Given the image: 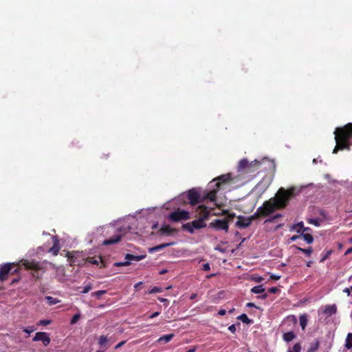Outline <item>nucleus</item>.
Returning <instances> with one entry per match:
<instances>
[{"label":"nucleus","instance_id":"nucleus-1","mask_svg":"<svg viewBox=\"0 0 352 352\" xmlns=\"http://www.w3.org/2000/svg\"><path fill=\"white\" fill-rule=\"evenodd\" d=\"M30 271L31 276L39 279L45 273L43 265L35 260L22 259L18 262H8L0 265L1 284H16L22 278V269Z\"/></svg>","mask_w":352,"mask_h":352},{"label":"nucleus","instance_id":"nucleus-2","mask_svg":"<svg viewBox=\"0 0 352 352\" xmlns=\"http://www.w3.org/2000/svg\"><path fill=\"white\" fill-rule=\"evenodd\" d=\"M296 188H289L287 190L280 188L274 197L264 201L263 205L258 207L256 211L251 217V219L264 218L273 214L276 210L286 208L289 200L295 196Z\"/></svg>","mask_w":352,"mask_h":352},{"label":"nucleus","instance_id":"nucleus-3","mask_svg":"<svg viewBox=\"0 0 352 352\" xmlns=\"http://www.w3.org/2000/svg\"><path fill=\"white\" fill-rule=\"evenodd\" d=\"M334 134L336 146L333 153H337L340 150H350L349 140L352 139V123H348L342 127L337 128Z\"/></svg>","mask_w":352,"mask_h":352},{"label":"nucleus","instance_id":"nucleus-4","mask_svg":"<svg viewBox=\"0 0 352 352\" xmlns=\"http://www.w3.org/2000/svg\"><path fill=\"white\" fill-rule=\"evenodd\" d=\"M197 210L200 217L192 222L182 225V229L188 230L190 234L194 233L195 229H201L206 226V223L204 222V220L209 217L211 212V210L204 205L199 206Z\"/></svg>","mask_w":352,"mask_h":352},{"label":"nucleus","instance_id":"nucleus-5","mask_svg":"<svg viewBox=\"0 0 352 352\" xmlns=\"http://www.w3.org/2000/svg\"><path fill=\"white\" fill-rule=\"evenodd\" d=\"M231 180L232 177L230 173L221 175L213 179L208 184L209 188H213L212 190H209L204 198L209 199L211 201H214L216 200L217 194L220 190L221 186L228 184Z\"/></svg>","mask_w":352,"mask_h":352},{"label":"nucleus","instance_id":"nucleus-6","mask_svg":"<svg viewBox=\"0 0 352 352\" xmlns=\"http://www.w3.org/2000/svg\"><path fill=\"white\" fill-rule=\"evenodd\" d=\"M261 165L260 162L254 160L249 162L248 160L243 159L239 162L238 171L241 173H250L257 170Z\"/></svg>","mask_w":352,"mask_h":352},{"label":"nucleus","instance_id":"nucleus-7","mask_svg":"<svg viewBox=\"0 0 352 352\" xmlns=\"http://www.w3.org/2000/svg\"><path fill=\"white\" fill-rule=\"evenodd\" d=\"M190 218L189 212L177 209L168 215V219L173 222H178L182 220H188Z\"/></svg>","mask_w":352,"mask_h":352},{"label":"nucleus","instance_id":"nucleus-8","mask_svg":"<svg viewBox=\"0 0 352 352\" xmlns=\"http://www.w3.org/2000/svg\"><path fill=\"white\" fill-rule=\"evenodd\" d=\"M228 293L225 290H221L216 292L214 289H211L208 292V298L213 303H219L222 300L227 299Z\"/></svg>","mask_w":352,"mask_h":352},{"label":"nucleus","instance_id":"nucleus-9","mask_svg":"<svg viewBox=\"0 0 352 352\" xmlns=\"http://www.w3.org/2000/svg\"><path fill=\"white\" fill-rule=\"evenodd\" d=\"M209 227L217 230H224L228 232L229 229V221L227 219H215L209 224Z\"/></svg>","mask_w":352,"mask_h":352},{"label":"nucleus","instance_id":"nucleus-10","mask_svg":"<svg viewBox=\"0 0 352 352\" xmlns=\"http://www.w3.org/2000/svg\"><path fill=\"white\" fill-rule=\"evenodd\" d=\"M32 340L34 342L41 341L45 346H48L51 341L49 334L45 332H37Z\"/></svg>","mask_w":352,"mask_h":352},{"label":"nucleus","instance_id":"nucleus-11","mask_svg":"<svg viewBox=\"0 0 352 352\" xmlns=\"http://www.w3.org/2000/svg\"><path fill=\"white\" fill-rule=\"evenodd\" d=\"M187 197L189 200L190 204L192 206H195L200 201V195L194 188L190 189L188 191Z\"/></svg>","mask_w":352,"mask_h":352},{"label":"nucleus","instance_id":"nucleus-12","mask_svg":"<svg viewBox=\"0 0 352 352\" xmlns=\"http://www.w3.org/2000/svg\"><path fill=\"white\" fill-rule=\"evenodd\" d=\"M145 257H146L145 254L141 255V256H135L133 254H126L125 256V259H126L127 261H126L124 263H120L118 265H128L130 264V261H139L144 258Z\"/></svg>","mask_w":352,"mask_h":352},{"label":"nucleus","instance_id":"nucleus-13","mask_svg":"<svg viewBox=\"0 0 352 352\" xmlns=\"http://www.w3.org/2000/svg\"><path fill=\"white\" fill-rule=\"evenodd\" d=\"M79 256H80V253L78 252H67V254L68 260L71 263V265H80V261L77 260V258Z\"/></svg>","mask_w":352,"mask_h":352},{"label":"nucleus","instance_id":"nucleus-14","mask_svg":"<svg viewBox=\"0 0 352 352\" xmlns=\"http://www.w3.org/2000/svg\"><path fill=\"white\" fill-rule=\"evenodd\" d=\"M159 232L162 234L172 235L177 232V230L170 227L169 225H164L161 227V228L159 230Z\"/></svg>","mask_w":352,"mask_h":352},{"label":"nucleus","instance_id":"nucleus-15","mask_svg":"<svg viewBox=\"0 0 352 352\" xmlns=\"http://www.w3.org/2000/svg\"><path fill=\"white\" fill-rule=\"evenodd\" d=\"M121 238H122V235L120 234H117L116 235H115L112 237H110L108 239L104 240L102 242V245H109L116 243L121 240Z\"/></svg>","mask_w":352,"mask_h":352},{"label":"nucleus","instance_id":"nucleus-16","mask_svg":"<svg viewBox=\"0 0 352 352\" xmlns=\"http://www.w3.org/2000/svg\"><path fill=\"white\" fill-rule=\"evenodd\" d=\"M337 311V307L335 304L329 305L325 306V308L323 311V313L325 314L327 316H331L335 314Z\"/></svg>","mask_w":352,"mask_h":352},{"label":"nucleus","instance_id":"nucleus-17","mask_svg":"<svg viewBox=\"0 0 352 352\" xmlns=\"http://www.w3.org/2000/svg\"><path fill=\"white\" fill-rule=\"evenodd\" d=\"M175 244V242L162 243V244H160L158 245H156L155 247H153V248H150L149 249V252L150 253L160 251V250H162V249H164L165 248L173 245Z\"/></svg>","mask_w":352,"mask_h":352},{"label":"nucleus","instance_id":"nucleus-18","mask_svg":"<svg viewBox=\"0 0 352 352\" xmlns=\"http://www.w3.org/2000/svg\"><path fill=\"white\" fill-rule=\"evenodd\" d=\"M239 220L236 223V226L239 228H247L250 225V220H244L242 217L239 216L238 217Z\"/></svg>","mask_w":352,"mask_h":352},{"label":"nucleus","instance_id":"nucleus-19","mask_svg":"<svg viewBox=\"0 0 352 352\" xmlns=\"http://www.w3.org/2000/svg\"><path fill=\"white\" fill-rule=\"evenodd\" d=\"M296 337V334L292 331L284 333L283 335V338L286 342L292 341Z\"/></svg>","mask_w":352,"mask_h":352},{"label":"nucleus","instance_id":"nucleus-20","mask_svg":"<svg viewBox=\"0 0 352 352\" xmlns=\"http://www.w3.org/2000/svg\"><path fill=\"white\" fill-rule=\"evenodd\" d=\"M174 336L175 335L173 333L164 335L157 340V342L160 344L167 343L170 342L173 338Z\"/></svg>","mask_w":352,"mask_h":352},{"label":"nucleus","instance_id":"nucleus-21","mask_svg":"<svg viewBox=\"0 0 352 352\" xmlns=\"http://www.w3.org/2000/svg\"><path fill=\"white\" fill-rule=\"evenodd\" d=\"M237 319L241 320L243 323H245L247 324H250L253 323V320L249 319L245 314H241L239 316L237 317Z\"/></svg>","mask_w":352,"mask_h":352},{"label":"nucleus","instance_id":"nucleus-22","mask_svg":"<svg viewBox=\"0 0 352 352\" xmlns=\"http://www.w3.org/2000/svg\"><path fill=\"white\" fill-rule=\"evenodd\" d=\"M307 316L306 314L300 315V325L302 330H304L307 324Z\"/></svg>","mask_w":352,"mask_h":352},{"label":"nucleus","instance_id":"nucleus-23","mask_svg":"<svg viewBox=\"0 0 352 352\" xmlns=\"http://www.w3.org/2000/svg\"><path fill=\"white\" fill-rule=\"evenodd\" d=\"M320 346V342L318 340H316L314 342L311 343V346L309 348L307 352H315L318 349Z\"/></svg>","mask_w":352,"mask_h":352},{"label":"nucleus","instance_id":"nucleus-24","mask_svg":"<svg viewBox=\"0 0 352 352\" xmlns=\"http://www.w3.org/2000/svg\"><path fill=\"white\" fill-rule=\"evenodd\" d=\"M344 346L347 349L352 348V333L347 334Z\"/></svg>","mask_w":352,"mask_h":352},{"label":"nucleus","instance_id":"nucleus-25","mask_svg":"<svg viewBox=\"0 0 352 352\" xmlns=\"http://www.w3.org/2000/svg\"><path fill=\"white\" fill-rule=\"evenodd\" d=\"M45 299L47 301L49 305H54L60 302V300L50 296H45Z\"/></svg>","mask_w":352,"mask_h":352},{"label":"nucleus","instance_id":"nucleus-26","mask_svg":"<svg viewBox=\"0 0 352 352\" xmlns=\"http://www.w3.org/2000/svg\"><path fill=\"white\" fill-rule=\"evenodd\" d=\"M86 261L93 265H98L99 262L101 261V257H87Z\"/></svg>","mask_w":352,"mask_h":352},{"label":"nucleus","instance_id":"nucleus-27","mask_svg":"<svg viewBox=\"0 0 352 352\" xmlns=\"http://www.w3.org/2000/svg\"><path fill=\"white\" fill-rule=\"evenodd\" d=\"M302 236L304 239V240L307 243H309V244L313 242V241H314L313 236L311 234H309V233L304 234V233H302Z\"/></svg>","mask_w":352,"mask_h":352},{"label":"nucleus","instance_id":"nucleus-28","mask_svg":"<svg viewBox=\"0 0 352 352\" xmlns=\"http://www.w3.org/2000/svg\"><path fill=\"white\" fill-rule=\"evenodd\" d=\"M301 344L300 342L296 343L292 349H289L287 352H300Z\"/></svg>","mask_w":352,"mask_h":352},{"label":"nucleus","instance_id":"nucleus-29","mask_svg":"<svg viewBox=\"0 0 352 352\" xmlns=\"http://www.w3.org/2000/svg\"><path fill=\"white\" fill-rule=\"evenodd\" d=\"M296 248L298 250H299L300 252H301L302 253H304L305 254H306L307 256H310V254L313 252V250L311 248H302L297 247Z\"/></svg>","mask_w":352,"mask_h":352},{"label":"nucleus","instance_id":"nucleus-30","mask_svg":"<svg viewBox=\"0 0 352 352\" xmlns=\"http://www.w3.org/2000/svg\"><path fill=\"white\" fill-rule=\"evenodd\" d=\"M304 227V223L302 221H300L296 224H295L293 227L294 230H295L297 232H302Z\"/></svg>","mask_w":352,"mask_h":352},{"label":"nucleus","instance_id":"nucleus-31","mask_svg":"<svg viewBox=\"0 0 352 352\" xmlns=\"http://www.w3.org/2000/svg\"><path fill=\"white\" fill-rule=\"evenodd\" d=\"M106 293H107L106 290H100V291H97L96 292H93L91 294V296L96 297L98 299H100L102 297V296Z\"/></svg>","mask_w":352,"mask_h":352},{"label":"nucleus","instance_id":"nucleus-32","mask_svg":"<svg viewBox=\"0 0 352 352\" xmlns=\"http://www.w3.org/2000/svg\"><path fill=\"white\" fill-rule=\"evenodd\" d=\"M282 217V214H276L275 215H274L273 217L267 219L265 220V223H273V222H275V221L278 219V218H280Z\"/></svg>","mask_w":352,"mask_h":352},{"label":"nucleus","instance_id":"nucleus-33","mask_svg":"<svg viewBox=\"0 0 352 352\" xmlns=\"http://www.w3.org/2000/svg\"><path fill=\"white\" fill-rule=\"evenodd\" d=\"M50 252H53V254L54 255H57L58 254V252H59V246H58V242L57 243H54V244L53 245L52 248H50Z\"/></svg>","mask_w":352,"mask_h":352},{"label":"nucleus","instance_id":"nucleus-34","mask_svg":"<svg viewBox=\"0 0 352 352\" xmlns=\"http://www.w3.org/2000/svg\"><path fill=\"white\" fill-rule=\"evenodd\" d=\"M265 290V287H252L251 292L254 294H262Z\"/></svg>","mask_w":352,"mask_h":352},{"label":"nucleus","instance_id":"nucleus-35","mask_svg":"<svg viewBox=\"0 0 352 352\" xmlns=\"http://www.w3.org/2000/svg\"><path fill=\"white\" fill-rule=\"evenodd\" d=\"M80 314H75L71 319V321H70V324H76L78 320L80 319Z\"/></svg>","mask_w":352,"mask_h":352},{"label":"nucleus","instance_id":"nucleus-36","mask_svg":"<svg viewBox=\"0 0 352 352\" xmlns=\"http://www.w3.org/2000/svg\"><path fill=\"white\" fill-rule=\"evenodd\" d=\"M107 342V336H101L100 338H99V340H98V344L101 346L105 344Z\"/></svg>","mask_w":352,"mask_h":352},{"label":"nucleus","instance_id":"nucleus-37","mask_svg":"<svg viewBox=\"0 0 352 352\" xmlns=\"http://www.w3.org/2000/svg\"><path fill=\"white\" fill-rule=\"evenodd\" d=\"M308 222L311 224L316 226H320V220L318 219H308Z\"/></svg>","mask_w":352,"mask_h":352},{"label":"nucleus","instance_id":"nucleus-38","mask_svg":"<svg viewBox=\"0 0 352 352\" xmlns=\"http://www.w3.org/2000/svg\"><path fill=\"white\" fill-rule=\"evenodd\" d=\"M223 214L228 215L229 219L228 220L229 221H231L235 217V213H230L228 210H223Z\"/></svg>","mask_w":352,"mask_h":352},{"label":"nucleus","instance_id":"nucleus-39","mask_svg":"<svg viewBox=\"0 0 352 352\" xmlns=\"http://www.w3.org/2000/svg\"><path fill=\"white\" fill-rule=\"evenodd\" d=\"M52 323L51 320H41L39 321L38 324L46 326Z\"/></svg>","mask_w":352,"mask_h":352},{"label":"nucleus","instance_id":"nucleus-40","mask_svg":"<svg viewBox=\"0 0 352 352\" xmlns=\"http://www.w3.org/2000/svg\"><path fill=\"white\" fill-rule=\"evenodd\" d=\"M268 292L271 294H277L280 292L279 287H269Z\"/></svg>","mask_w":352,"mask_h":352},{"label":"nucleus","instance_id":"nucleus-41","mask_svg":"<svg viewBox=\"0 0 352 352\" xmlns=\"http://www.w3.org/2000/svg\"><path fill=\"white\" fill-rule=\"evenodd\" d=\"M286 319L287 320H290V321L293 322L294 324L297 323V319H296V316L294 315L287 316Z\"/></svg>","mask_w":352,"mask_h":352},{"label":"nucleus","instance_id":"nucleus-42","mask_svg":"<svg viewBox=\"0 0 352 352\" xmlns=\"http://www.w3.org/2000/svg\"><path fill=\"white\" fill-rule=\"evenodd\" d=\"M162 287H153L151 290L149 291L150 294H155L161 292Z\"/></svg>","mask_w":352,"mask_h":352},{"label":"nucleus","instance_id":"nucleus-43","mask_svg":"<svg viewBox=\"0 0 352 352\" xmlns=\"http://www.w3.org/2000/svg\"><path fill=\"white\" fill-rule=\"evenodd\" d=\"M228 330L230 331H231L232 333H234L235 331H236V324H231L229 327H228Z\"/></svg>","mask_w":352,"mask_h":352},{"label":"nucleus","instance_id":"nucleus-44","mask_svg":"<svg viewBox=\"0 0 352 352\" xmlns=\"http://www.w3.org/2000/svg\"><path fill=\"white\" fill-rule=\"evenodd\" d=\"M210 269L209 263H205L203 265L202 270L204 271H209Z\"/></svg>","mask_w":352,"mask_h":352},{"label":"nucleus","instance_id":"nucleus-45","mask_svg":"<svg viewBox=\"0 0 352 352\" xmlns=\"http://www.w3.org/2000/svg\"><path fill=\"white\" fill-rule=\"evenodd\" d=\"M34 331V329L33 327H31L30 329L26 328V329H23V331L25 332L26 333L28 334H30L32 332H33Z\"/></svg>","mask_w":352,"mask_h":352},{"label":"nucleus","instance_id":"nucleus-46","mask_svg":"<svg viewBox=\"0 0 352 352\" xmlns=\"http://www.w3.org/2000/svg\"><path fill=\"white\" fill-rule=\"evenodd\" d=\"M160 314V312H159V311H155V312H154L153 314H152L151 315H150V316H148V318H155V317L158 316Z\"/></svg>","mask_w":352,"mask_h":352},{"label":"nucleus","instance_id":"nucleus-47","mask_svg":"<svg viewBox=\"0 0 352 352\" xmlns=\"http://www.w3.org/2000/svg\"><path fill=\"white\" fill-rule=\"evenodd\" d=\"M343 292L349 295L351 292H352V287H345Z\"/></svg>","mask_w":352,"mask_h":352},{"label":"nucleus","instance_id":"nucleus-48","mask_svg":"<svg viewBox=\"0 0 352 352\" xmlns=\"http://www.w3.org/2000/svg\"><path fill=\"white\" fill-rule=\"evenodd\" d=\"M126 341H122L120 342H119L115 347V349H119L120 348L121 346H122L124 344H125Z\"/></svg>","mask_w":352,"mask_h":352},{"label":"nucleus","instance_id":"nucleus-49","mask_svg":"<svg viewBox=\"0 0 352 352\" xmlns=\"http://www.w3.org/2000/svg\"><path fill=\"white\" fill-rule=\"evenodd\" d=\"M91 288L92 287H84V289L82 291H80V292L82 294H86V293L89 292Z\"/></svg>","mask_w":352,"mask_h":352},{"label":"nucleus","instance_id":"nucleus-50","mask_svg":"<svg viewBox=\"0 0 352 352\" xmlns=\"http://www.w3.org/2000/svg\"><path fill=\"white\" fill-rule=\"evenodd\" d=\"M331 251L327 252L320 260L321 262L324 261L325 259L327 258V257L329 256V255L331 254Z\"/></svg>","mask_w":352,"mask_h":352},{"label":"nucleus","instance_id":"nucleus-51","mask_svg":"<svg viewBox=\"0 0 352 352\" xmlns=\"http://www.w3.org/2000/svg\"><path fill=\"white\" fill-rule=\"evenodd\" d=\"M246 306H247L248 307H256V308H258V307L254 305V303H253V302H248V303L246 305Z\"/></svg>","mask_w":352,"mask_h":352},{"label":"nucleus","instance_id":"nucleus-52","mask_svg":"<svg viewBox=\"0 0 352 352\" xmlns=\"http://www.w3.org/2000/svg\"><path fill=\"white\" fill-rule=\"evenodd\" d=\"M220 316H224L226 314V311L225 309H220L218 312Z\"/></svg>","mask_w":352,"mask_h":352},{"label":"nucleus","instance_id":"nucleus-53","mask_svg":"<svg viewBox=\"0 0 352 352\" xmlns=\"http://www.w3.org/2000/svg\"><path fill=\"white\" fill-rule=\"evenodd\" d=\"M352 253V247L349 248L345 252V254H349Z\"/></svg>","mask_w":352,"mask_h":352},{"label":"nucleus","instance_id":"nucleus-54","mask_svg":"<svg viewBox=\"0 0 352 352\" xmlns=\"http://www.w3.org/2000/svg\"><path fill=\"white\" fill-rule=\"evenodd\" d=\"M299 237H300V236H296V235H295V236H293L291 238V240H292V241H295L296 239H298V238H299Z\"/></svg>","mask_w":352,"mask_h":352},{"label":"nucleus","instance_id":"nucleus-55","mask_svg":"<svg viewBox=\"0 0 352 352\" xmlns=\"http://www.w3.org/2000/svg\"><path fill=\"white\" fill-rule=\"evenodd\" d=\"M258 298H261V299H265L267 298V294H264L258 296Z\"/></svg>","mask_w":352,"mask_h":352},{"label":"nucleus","instance_id":"nucleus-56","mask_svg":"<svg viewBox=\"0 0 352 352\" xmlns=\"http://www.w3.org/2000/svg\"><path fill=\"white\" fill-rule=\"evenodd\" d=\"M309 230H310L309 228H305V227H303L302 233H304L305 231H308Z\"/></svg>","mask_w":352,"mask_h":352},{"label":"nucleus","instance_id":"nucleus-57","mask_svg":"<svg viewBox=\"0 0 352 352\" xmlns=\"http://www.w3.org/2000/svg\"><path fill=\"white\" fill-rule=\"evenodd\" d=\"M196 296H197V294H191V296H190V299H194V298H196Z\"/></svg>","mask_w":352,"mask_h":352},{"label":"nucleus","instance_id":"nucleus-58","mask_svg":"<svg viewBox=\"0 0 352 352\" xmlns=\"http://www.w3.org/2000/svg\"><path fill=\"white\" fill-rule=\"evenodd\" d=\"M311 264H312V262H311V261H308V262L307 263V267H311Z\"/></svg>","mask_w":352,"mask_h":352},{"label":"nucleus","instance_id":"nucleus-59","mask_svg":"<svg viewBox=\"0 0 352 352\" xmlns=\"http://www.w3.org/2000/svg\"><path fill=\"white\" fill-rule=\"evenodd\" d=\"M195 350H196L195 348H193V349H189L187 352H195Z\"/></svg>","mask_w":352,"mask_h":352},{"label":"nucleus","instance_id":"nucleus-60","mask_svg":"<svg viewBox=\"0 0 352 352\" xmlns=\"http://www.w3.org/2000/svg\"><path fill=\"white\" fill-rule=\"evenodd\" d=\"M160 300L161 302H165V301H167V299H165V298H160Z\"/></svg>","mask_w":352,"mask_h":352},{"label":"nucleus","instance_id":"nucleus-61","mask_svg":"<svg viewBox=\"0 0 352 352\" xmlns=\"http://www.w3.org/2000/svg\"><path fill=\"white\" fill-rule=\"evenodd\" d=\"M141 284H142V282H139V283H136L134 286H135V287L140 286Z\"/></svg>","mask_w":352,"mask_h":352},{"label":"nucleus","instance_id":"nucleus-62","mask_svg":"<svg viewBox=\"0 0 352 352\" xmlns=\"http://www.w3.org/2000/svg\"><path fill=\"white\" fill-rule=\"evenodd\" d=\"M234 308H233V309H230V310L229 311V313H232V312L234 311Z\"/></svg>","mask_w":352,"mask_h":352},{"label":"nucleus","instance_id":"nucleus-63","mask_svg":"<svg viewBox=\"0 0 352 352\" xmlns=\"http://www.w3.org/2000/svg\"><path fill=\"white\" fill-rule=\"evenodd\" d=\"M166 289H170L171 287H165Z\"/></svg>","mask_w":352,"mask_h":352},{"label":"nucleus","instance_id":"nucleus-64","mask_svg":"<svg viewBox=\"0 0 352 352\" xmlns=\"http://www.w3.org/2000/svg\"><path fill=\"white\" fill-rule=\"evenodd\" d=\"M96 352H104V351H97Z\"/></svg>","mask_w":352,"mask_h":352}]
</instances>
